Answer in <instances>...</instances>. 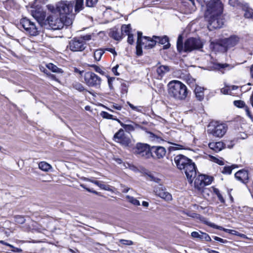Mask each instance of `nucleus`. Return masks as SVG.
Wrapping results in <instances>:
<instances>
[{
  "label": "nucleus",
  "instance_id": "31",
  "mask_svg": "<svg viewBox=\"0 0 253 253\" xmlns=\"http://www.w3.org/2000/svg\"><path fill=\"white\" fill-rule=\"evenodd\" d=\"M109 35L116 41H120L122 39V36L117 30H113L110 32Z\"/></svg>",
  "mask_w": 253,
  "mask_h": 253
},
{
  "label": "nucleus",
  "instance_id": "58",
  "mask_svg": "<svg viewBox=\"0 0 253 253\" xmlns=\"http://www.w3.org/2000/svg\"><path fill=\"white\" fill-rule=\"evenodd\" d=\"M245 111H246V114L247 115V116L249 117H250L251 119H253V117L252 115H251V113L248 107V106L246 107V108H245Z\"/></svg>",
  "mask_w": 253,
  "mask_h": 253
},
{
  "label": "nucleus",
  "instance_id": "12",
  "mask_svg": "<svg viewBox=\"0 0 253 253\" xmlns=\"http://www.w3.org/2000/svg\"><path fill=\"white\" fill-rule=\"evenodd\" d=\"M205 17L206 20L208 21V28L210 30L220 28L223 25L224 22L221 18V14L218 16H209V17Z\"/></svg>",
  "mask_w": 253,
  "mask_h": 253
},
{
  "label": "nucleus",
  "instance_id": "40",
  "mask_svg": "<svg viewBox=\"0 0 253 253\" xmlns=\"http://www.w3.org/2000/svg\"><path fill=\"white\" fill-rule=\"evenodd\" d=\"M234 168V166H225L223 168L222 173L223 174H230L232 172V169Z\"/></svg>",
  "mask_w": 253,
  "mask_h": 253
},
{
  "label": "nucleus",
  "instance_id": "5",
  "mask_svg": "<svg viewBox=\"0 0 253 253\" xmlns=\"http://www.w3.org/2000/svg\"><path fill=\"white\" fill-rule=\"evenodd\" d=\"M223 6L220 0H211L207 4L205 17L218 16L222 14Z\"/></svg>",
  "mask_w": 253,
  "mask_h": 253
},
{
  "label": "nucleus",
  "instance_id": "13",
  "mask_svg": "<svg viewBox=\"0 0 253 253\" xmlns=\"http://www.w3.org/2000/svg\"><path fill=\"white\" fill-rule=\"evenodd\" d=\"M48 22L50 27L54 30H59L65 25V22L60 16L59 18L55 16H50L48 18Z\"/></svg>",
  "mask_w": 253,
  "mask_h": 253
},
{
  "label": "nucleus",
  "instance_id": "53",
  "mask_svg": "<svg viewBox=\"0 0 253 253\" xmlns=\"http://www.w3.org/2000/svg\"><path fill=\"white\" fill-rule=\"evenodd\" d=\"M144 37H142V33L141 32H137V42H143L142 39H143Z\"/></svg>",
  "mask_w": 253,
  "mask_h": 253
},
{
  "label": "nucleus",
  "instance_id": "2",
  "mask_svg": "<svg viewBox=\"0 0 253 253\" xmlns=\"http://www.w3.org/2000/svg\"><path fill=\"white\" fill-rule=\"evenodd\" d=\"M74 4V1L65 0L61 1L56 4V9L61 18L64 20L66 26H69L73 23L75 15L73 13Z\"/></svg>",
  "mask_w": 253,
  "mask_h": 253
},
{
  "label": "nucleus",
  "instance_id": "59",
  "mask_svg": "<svg viewBox=\"0 0 253 253\" xmlns=\"http://www.w3.org/2000/svg\"><path fill=\"white\" fill-rule=\"evenodd\" d=\"M112 107L114 109H117L118 110H121L122 109V107L118 104H114L112 105Z\"/></svg>",
  "mask_w": 253,
  "mask_h": 253
},
{
  "label": "nucleus",
  "instance_id": "9",
  "mask_svg": "<svg viewBox=\"0 0 253 253\" xmlns=\"http://www.w3.org/2000/svg\"><path fill=\"white\" fill-rule=\"evenodd\" d=\"M20 25L30 36H36L39 34V31L35 23L27 18L21 19Z\"/></svg>",
  "mask_w": 253,
  "mask_h": 253
},
{
  "label": "nucleus",
  "instance_id": "37",
  "mask_svg": "<svg viewBox=\"0 0 253 253\" xmlns=\"http://www.w3.org/2000/svg\"><path fill=\"white\" fill-rule=\"evenodd\" d=\"M229 3L232 6H239L242 7L244 3L239 1L238 0H229Z\"/></svg>",
  "mask_w": 253,
  "mask_h": 253
},
{
  "label": "nucleus",
  "instance_id": "25",
  "mask_svg": "<svg viewBox=\"0 0 253 253\" xmlns=\"http://www.w3.org/2000/svg\"><path fill=\"white\" fill-rule=\"evenodd\" d=\"M83 8L84 0H76V4L75 5V12L76 13H78Z\"/></svg>",
  "mask_w": 253,
  "mask_h": 253
},
{
  "label": "nucleus",
  "instance_id": "54",
  "mask_svg": "<svg viewBox=\"0 0 253 253\" xmlns=\"http://www.w3.org/2000/svg\"><path fill=\"white\" fill-rule=\"evenodd\" d=\"M127 36H128L127 42L128 43L132 44L134 42L133 35L130 34L128 35Z\"/></svg>",
  "mask_w": 253,
  "mask_h": 253
},
{
  "label": "nucleus",
  "instance_id": "48",
  "mask_svg": "<svg viewBox=\"0 0 253 253\" xmlns=\"http://www.w3.org/2000/svg\"><path fill=\"white\" fill-rule=\"evenodd\" d=\"M200 239L202 240H204L206 241H211L210 236L206 233L201 232Z\"/></svg>",
  "mask_w": 253,
  "mask_h": 253
},
{
  "label": "nucleus",
  "instance_id": "17",
  "mask_svg": "<svg viewBox=\"0 0 253 253\" xmlns=\"http://www.w3.org/2000/svg\"><path fill=\"white\" fill-rule=\"evenodd\" d=\"M235 177L239 181L245 183L249 178L248 171L245 169L240 170L236 172Z\"/></svg>",
  "mask_w": 253,
  "mask_h": 253
},
{
  "label": "nucleus",
  "instance_id": "32",
  "mask_svg": "<svg viewBox=\"0 0 253 253\" xmlns=\"http://www.w3.org/2000/svg\"><path fill=\"white\" fill-rule=\"evenodd\" d=\"M166 190V189H165V188L163 187L162 185L160 184L159 185L156 186L154 187V192L157 196L159 197V193H162Z\"/></svg>",
  "mask_w": 253,
  "mask_h": 253
},
{
  "label": "nucleus",
  "instance_id": "14",
  "mask_svg": "<svg viewBox=\"0 0 253 253\" xmlns=\"http://www.w3.org/2000/svg\"><path fill=\"white\" fill-rule=\"evenodd\" d=\"M211 181L208 178L206 177L205 175H199L194 181L195 188L199 191H202L204 187L211 184Z\"/></svg>",
  "mask_w": 253,
  "mask_h": 253
},
{
  "label": "nucleus",
  "instance_id": "15",
  "mask_svg": "<svg viewBox=\"0 0 253 253\" xmlns=\"http://www.w3.org/2000/svg\"><path fill=\"white\" fill-rule=\"evenodd\" d=\"M239 42V38L235 35L231 36L228 38L223 39L221 42V45L226 49L235 46Z\"/></svg>",
  "mask_w": 253,
  "mask_h": 253
},
{
  "label": "nucleus",
  "instance_id": "11",
  "mask_svg": "<svg viewBox=\"0 0 253 253\" xmlns=\"http://www.w3.org/2000/svg\"><path fill=\"white\" fill-rule=\"evenodd\" d=\"M86 42L82 39L75 38L69 42L68 47L74 52L82 51L86 48Z\"/></svg>",
  "mask_w": 253,
  "mask_h": 253
},
{
  "label": "nucleus",
  "instance_id": "34",
  "mask_svg": "<svg viewBox=\"0 0 253 253\" xmlns=\"http://www.w3.org/2000/svg\"><path fill=\"white\" fill-rule=\"evenodd\" d=\"M130 30L131 28L130 25H123L121 27L122 34H125L126 35L130 34Z\"/></svg>",
  "mask_w": 253,
  "mask_h": 253
},
{
  "label": "nucleus",
  "instance_id": "49",
  "mask_svg": "<svg viewBox=\"0 0 253 253\" xmlns=\"http://www.w3.org/2000/svg\"><path fill=\"white\" fill-rule=\"evenodd\" d=\"M98 1V0H86V5L88 7L93 6Z\"/></svg>",
  "mask_w": 253,
  "mask_h": 253
},
{
  "label": "nucleus",
  "instance_id": "8",
  "mask_svg": "<svg viewBox=\"0 0 253 253\" xmlns=\"http://www.w3.org/2000/svg\"><path fill=\"white\" fill-rule=\"evenodd\" d=\"M208 132L213 136L218 137H222L226 133L227 126L225 124L215 123L209 126Z\"/></svg>",
  "mask_w": 253,
  "mask_h": 253
},
{
  "label": "nucleus",
  "instance_id": "16",
  "mask_svg": "<svg viewBox=\"0 0 253 253\" xmlns=\"http://www.w3.org/2000/svg\"><path fill=\"white\" fill-rule=\"evenodd\" d=\"M151 151L152 152L151 157L154 159L163 158L166 153V149L162 146H152L151 147Z\"/></svg>",
  "mask_w": 253,
  "mask_h": 253
},
{
  "label": "nucleus",
  "instance_id": "35",
  "mask_svg": "<svg viewBox=\"0 0 253 253\" xmlns=\"http://www.w3.org/2000/svg\"><path fill=\"white\" fill-rule=\"evenodd\" d=\"M48 69L55 73H61V69L58 68L56 66L54 65L52 63H49L46 65Z\"/></svg>",
  "mask_w": 253,
  "mask_h": 253
},
{
  "label": "nucleus",
  "instance_id": "46",
  "mask_svg": "<svg viewBox=\"0 0 253 253\" xmlns=\"http://www.w3.org/2000/svg\"><path fill=\"white\" fill-rule=\"evenodd\" d=\"M119 242L123 245L130 246L133 244V242L132 241L125 239H120L119 240Z\"/></svg>",
  "mask_w": 253,
  "mask_h": 253
},
{
  "label": "nucleus",
  "instance_id": "18",
  "mask_svg": "<svg viewBox=\"0 0 253 253\" xmlns=\"http://www.w3.org/2000/svg\"><path fill=\"white\" fill-rule=\"evenodd\" d=\"M143 40L144 42H143V44L144 46V47L147 48H152L156 44V42H158L157 39H155L153 38H151L149 37L144 36L143 37Z\"/></svg>",
  "mask_w": 253,
  "mask_h": 253
},
{
  "label": "nucleus",
  "instance_id": "3",
  "mask_svg": "<svg viewBox=\"0 0 253 253\" xmlns=\"http://www.w3.org/2000/svg\"><path fill=\"white\" fill-rule=\"evenodd\" d=\"M168 88L169 96L176 100H183L188 95L187 86L179 81H170L168 84Z\"/></svg>",
  "mask_w": 253,
  "mask_h": 253
},
{
  "label": "nucleus",
  "instance_id": "26",
  "mask_svg": "<svg viewBox=\"0 0 253 253\" xmlns=\"http://www.w3.org/2000/svg\"><path fill=\"white\" fill-rule=\"evenodd\" d=\"M104 52H105V51L101 48H99V49H97L95 50L94 52V59L96 61H100L102 55L104 53Z\"/></svg>",
  "mask_w": 253,
  "mask_h": 253
},
{
  "label": "nucleus",
  "instance_id": "20",
  "mask_svg": "<svg viewBox=\"0 0 253 253\" xmlns=\"http://www.w3.org/2000/svg\"><path fill=\"white\" fill-rule=\"evenodd\" d=\"M153 38L157 39L158 42L164 45V49H168L169 48L170 44L169 42V38L167 36H164L162 37L153 36Z\"/></svg>",
  "mask_w": 253,
  "mask_h": 253
},
{
  "label": "nucleus",
  "instance_id": "52",
  "mask_svg": "<svg viewBox=\"0 0 253 253\" xmlns=\"http://www.w3.org/2000/svg\"><path fill=\"white\" fill-rule=\"evenodd\" d=\"M212 238L214 240L218 241L221 243H226L227 242V240H224L217 236H212Z\"/></svg>",
  "mask_w": 253,
  "mask_h": 253
},
{
  "label": "nucleus",
  "instance_id": "63",
  "mask_svg": "<svg viewBox=\"0 0 253 253\" xmlns=\"http://www.w3.org/2000/svg\"><path fill=\"white\" fill-rule=\"evenodd\" d=\"M215 159V160L214 161V162H216V163L220 165H224V162L222 160H219L217 159Z\"/></svg>",
  "mask_w": 253,
  "mask_h": 253
},
{
  "label": "nucleus",
  "instance_id": "62",
  "mask_svg": "<svg viewBox=\"0 0 253 253\" xmlns=\"http://www.w3.org/2000/svg\"><path fill=\"white\" fill-rule=\"evenodd\" d=\"M128 104L129 106H130V107L132 109H133L134 110L138 111V109H137V107L134 106L133 105H132V104H131V103H130L129 102H128Z\"/></svg>",
  "mask_w": 253,
  "mask_h": 253
},
{
  "label": "nucleus",
  "instance_id": "64",
  "mask_svg": "<svg viewBox=\"0 0 253 253\" xmlns=\"http://www.w3.org/2000/svg\"><path fill=\"white\" fill-rule=\"evenodd\" d=\"M221 92L223 93V94H228V90L226 88H223L221 89Z\"/></svg>",
  "mask_w": 253,
  "mask_h": 253
},
{
  "label": "nucleus",
  "instance_id": "1",
  "mask_svg": "<svg viewBox=\"0 0 253 253\" xmlns=\"http://www.w3.org/2000/svg\"><path fill=\"white\" fill-rule=\"evenodd\" d=\"M174 162L177 169L185 173L188 181L192 183L197 175L195 163L191 159L181 154L175 156Z\"/></svg>",
  "mask_w": 253,
  "mask_h": 253
},
{
  "label": "nucleus",
  "instance_id": "60",
  "mask_svg": "<svg viewBox=\"0 0 253 253\" xmlns=\"http://www.w3.org/2000/svg\"><path fill=\"white\" fill-rule=\"evenodd\" d=\"M0 243L2 244V245H6L7 246H9L10 248H13L14 247L12 245L7 243L5 242L4 241H2V240H0Z\"/></svg>",
  "mask_w": 253,
  "mask_h": 253
},
{
  "label": "nucleus",
  "instance_id": "30",
  "mask_svg": "<svg viewBox=\"0 0 253 253\" xmlns=\"http://www.w3.org/2000/svg\"><path fill=\"white\" fill-rule=\"evenodd\" d=\"M84 179L85 181H90V182L95 184V185H97L101 189H105V190L107 189V186L105 184H103L102 182H100L99 181H97V180H91L87 178H84Z\"/></svg>",
  "mask_w": 253,
  "mask_h": 253
},
{
  "label": "nucleus",
  "instance_id": "27",
  "mask_svg": "<svg viewBox=\"0 0 253 253\" xmlns=\"http://www.w3.org/2000/svg\"><path fill=\"white\" fill-rule=\"evenodd\" d=\"M159 197L166 201H170L172 200V196L170 193L168 192L166 190L162 193H159Z\"/></svg>",
  "mask_w": 253,
  "mask_h": 253
},
{
  "label": "nucleus",
  "instance_id": "45",
  "mask_svg": "<svg viewBox=\"0 0 253 253\" xmlns=\"http://www.w3.org/2000/svg\"><path fill=\"white\" fill-rule=\"evenodd\" d=\"M73 87L74 88L80 91H83L85 89L83 85L79 83L74 84H73Z\"/></svg>",
  "mask_w": 253,
  "mask_h": 253
},
{
  "label": "nucleus",
  "instance_id": "61",
  "mask_svg": "<svg viewBox=\"0 0 253 253\" xmlns=\"http://www.w3.org/2000/svg\"><path fill=\"white\" fill-rule=\"evenodd\" d=\"M74 71L75 73L79 74L81 76H82L83 73H84V71H80L77 68H75Z\"/></svg>",
  "mask_w": 253,
  "mask_h": 253
},
{
  "label": "nucleus",
  "instance_id": "7",
  "mask_svg": "<svg viewBox=\"0 0 253 253\" xmlns=\"http://www.w3.org/2000/svg\"><path fill=\"white\" fill-rule=\"evenodd\" d=\"M85 84L89 87L99 88L102 80L100 77L92 72H85L84 75Z\"/></svg>",
  "mask_w": 253,
  "mask_h": 253
},
{
  "label": "nucleus",
  "instance_id": "39",
  "mask_svg": "<svg viewBox=\"0 0 253 253\" xmlns=\"http://www.w3.org/2000/svg\"><path fill=\"white\" fill-rule=\"evenodd\" d=\"M100 115L103 118L107 119H111V120H116V119H118L117 118H113V116L112 115H111V114H109L108 113L105 112V111L101 112L100 113Z\"/></svg>",
  "mask_w": 253,
  "mask_h": 253
},
{
  "label": "nucleus",
  "instance_id": "57",
  "mask_svg": "<svg viewBox=\"0 0 253 253\" xmlns=\"http://www.w3.org/2000/svg\"><path fill=\"white\" fill-rule=\"evenodd\" d=\"M119 65H117L115 67H114L112 69V71L113 72V73L116 76L119 75V73L117 72V69Z\"/></svg>",
  "mask_w": 253,
  "mask_h": 253
},
{
  "label": "nucleus",
  "instance_id": "29",
  "mask_svg": "<svg viewBox=\"0 0 253 253\" xmlns=\"http://www.w3.org/2000/svg\"><path fill=\"white\" fill-rule=\"evenodd\" d=\"M39 167L41 169L45 171H47L51 169V166L49 164L45 162H40L39 164Z\"/></svg>",
  "mask_w": 253,
  "mask_h": 253
},
{
  "label": "nucleus",
  "instance_id": "23",
  "mask_svg": "<svg viewBox=\"0 0 253 253\" xmlns=\"http://www.w3.org/2000/svg\"><path fill=\"white\" fill-rule=\"evenodd\" d=\"M196 98L199 101H202L204 98V88L199 86H196L194 90Z\"/></svg>",
  "mask_w": 253,
  "mask_h": 253
},
{
  "label": "nucleus",
  "instance_id": "24",
  "mask_svg": "<svg viewBox=\"0 0 253 253\" xmlns=\"http://www.w3.org/2000/svg\"><path fill=\"white\" fill-rule=\"evenodd\" d=\"M169 66L166 65H161L157 68V73L159 76L162 77L165 74L169 72Z\"/></svg>",
  "mask_w": 253,
  "mask_h": 253
},
{
  "label": "nucleus",
  "instance_id": "51",
  "mask_svg": "<svg viewBox=\"0 0 253 253\" xmlns=\"http://www.w3.org/2000/svg\"><path fill=\"white\" fill-rule=\"evenodd\" d=\"M80 186L82 188H84V189H85L86 191H87L89 192H91V193H94L95 194H97V192H96V191L92 190L91 189L86 187L85 185L84 184H81Z\"/></svg>",
  "mask_w": 253,
  "mask_h": 253
},
{
  "label": "nucleus",
  "instance_id": "36",
  "mask_svg": "<svg viewBox=\"0 0 253 253\" xmlns=\"http://www.w3.org/2000/svg\"><path fill=\"white\" fill-rule=\"evenodd\" d=\"M126 198L129 202L135 206H139L140 205L139 201L133 197L127 195Z\"/></svg>",
  "mask_w": 253,
  "mask_h": 253
},
{
  "label": "nucleus",
  "instance_id": "28",
  "mask_svg": "<svg viewBox=\"0 0 253 253\" xmlns=\"http://www.w3.org/2000/svg\"><path fill=\"white\" fill-rule=\"evenodd\" d=\"M116 121L126 131H131L134 130V127L132 125L125 124L119 119H116Z\"/></svg>",
  "mask_w": 253,
  "mask_h": 253
},
{
  "label": "nucleus",
  "instance_id": "22",
  "mask_svg": "<svg viewBox=\"0 0 253 253\" xmlns=\"http://www.w3.org/2000/svg\"><path fill=\"white\" fill-rule=\"evenodd\" d=\"M245 11L244 16L247 18H253V9L249 7L247 3H245L241 7Z\"/></svg>",
  "mask_w": 253,
  "mask_h": 253
},
{
  "label": "nucleus",
  "instance_id": "56",
  "mask_svg": "<svg viewBox=\"0 0 253 253\" xmlns=\"http://www.w3.org/2000/svg\"><path fill=\"white\" fill-rule=\"evenodd\" d=\"M80 39H82L85 42L86 41H89L91 39V35H86L79 38Z\"/></svg>",
  "mask_w": 253,
  "mask_h": 253
},
{
  "label": "nucleus",
  "instance_id": "6",
  "mask_svg": "<svg viewBox=\"0 0 253 253\" xmlns=\"http://www.w3.org/2000/svg\"><path fill=\"white\" fill-rule=\"evenodd\" d=\"M151 147L148 144L137 143L133 148V153L139 158L149 159L152 156Z\"/></svg>",
  "mask_w": 253,
  "mask_h": 253
},
{
  "label": "nucleus",
  "instance_id": "10",
  "mask_svg": "<svg viewBox=\"0 0 253 253\" xmlns=\"http://www.w3.org/2000/svg\"><path fill=\"white\" fill-rule=\"evenodd\" d=\"M113 140L124 147H129L131 142L130 138L125 133L122 128L114 134Z\"/></svg>",
  "mask_w": 253,
  "mask_h": 253
},
{
  "label": "nucleus",
  "instance_id": "50",
  "mask_svg": "<svg viewBox=\"0 0 253 253\" xmlns=\"http://www.w3.org/2000/svg\"><path fill=\"white\" fill-rule=\"evenodd\" d=\"M115 78L114 77H109L108 78V83L109 86V88L112 89H113V84L112 82L115 80Z\"/></svg>",
  "mask_w": 253,
  "mask_h": 253
},
{
  "label": "nucleus",
  "instance_id": "55",
  "mask_svg": "<svg viewBox=\"0 0 253 253\" xmlns=\"http://www.w3.org/2000/svg\"><path fill=\"white\" fill-rule=\"evenodd\" d=\"M201 233L200 234L197 232L194 231L191 233V236L193 238H201Z\"/></svg>",
  "mask_w": 253,
  "mask_h": 253
},
{
  "label": "nucleus",
  "instance_id": "47",
  "mask_svg": "<svg viewBox=\"0 0 253 253\" xmlns=\"http://www.w3.org/2000/svg\"><path fill=\"white\" fill-rule=\"evenodd\" d=\"M15 222L19 224H23L25 222V219L24 217L20 215H17L15 217Z\"/></svg>",
  "mask_w": 253,
  "mask_h": 253
},
{
  "label": "nucleus",
  "instance_id": "42",
  "mask_svg": "<svg viewBox=\"0 0 253 253\" xmlns=\"http://www.w3.org/2000/svg\"><path fill=\"white\" fill-rule=\"evenodd\" d=\"M234 104L235 106L238 108H245L247 106L244 101L242 100H236L234 101Z\"/></svg>",
  "mask_w": 253,
  "mask_h": 253
},
{
  "label": "nucleus",
  "instance_id": "44",
  "mask_svg": "<svg viewBox=\"0 0 253 253\" xmlns=\"http://www.w3.org/2000/svg\"><path fill=\"white\" fill-rule=\"evenodd\" d=\"M143 44V42H137V45L136 46V54L138 56H140L142 54V45Z\"/></svg>",
  "mask_w": 253,
  "mask_h": 253
},
{
  "label": "nucleus",
  "instance_id": "21",
  "mask_svg": "<svg viewBox=\"0 0 253 253\" xmlns=\"http://www.w3.org/2000/svg\"><path fill=\"white\" fill-rule=\"evenodd\" d=\"M233 67V66L227 63H224V64H221V63H215L214 64V68L215 69H217L221 72L222 73H224V71L225 70H229L231 69H232Z\"/></svg>",
  "mask_w": 253,
  "mask_h": 253
},
{
  "label": "nucleus",
  "instance_id": "38",
  "mask_svg": "<svg viewBox=\"0 0 253 253\" xmlns=\"http://www.w3.org/2000/svg\"><path fill=\"white\" fill-rule=\"evenodd\" d=\"M213 192L216 195L220 202L222 203H224L225 200L223 197H222V195L220 193L219 190L218 189L214 188H213Z\"/></svg>",
  "mask_w": 253,
  "mask_h": 253
},
{
  "label": "nucleus",
  "instance_id": "19",
  "mask_svg": "<svg viewBox=\"0 0 253 253\" xmlns=\"http://www.w3.org/2000/svg\"><path fill=\"white\" fill-rule=\"evenodd\" d=\"M209 147L215 152H218L225 147V144L221 141L212 142L209 143Z\"/></svg>",
  "mask_w": 253,
  "mask_h": 253
},
{
  "label": "nucleus",
  "instance_id": "43",
  "mask_svg": "<svg viewBox=\"0 0 253 253\" xmlns=\"http://www.w3.org/2000/svg\"><path fill=\"white\" fill-rule=\"evenodd\" d=\"M90 67H92L94 71L101 75H104L105 74V71L99 66L96 65H91Z\"/></svg>",
  "mask_w": 253,
  "mask_h": 253
},
{
  "label": "nucleus",
  "instance_id": "4",
  "mask_svg": "<svg viewBox=\"0 0 253 253\" xmlns=\"http://www.w3.org/2000/svg\"><path fill=\"white\" fill-rule=\"evenodd\" d=\"M203 47V42L197 38H191L186 40L183 45L182 36L179 35L177 40V49L179 52H190L194 50H199Z\"/></svg>",
  "mask_w": 253,
  "mask_h": 253
},
{
  "label": "nucleus",
  "instance_id": "33",
  "mask_svg": "<svg viewBox=\"0 0 253 253\" xmlns=\"http://www.w3.org/2000/svg\"><path fill=\"white\" fill-rule=\"evenodd\" d=\"M146 174L147 176V179L150 180L151 181H154L157 183H160L161 179L158 177H155L154 176V175L153 173H152L151 172H148L146 173Z\"/></svg>",
  "mask_w": 253,
  "mask_h": 253
},
{
  "label": "nucleus",
  "instance_id": "41",
  "mask_svg": "<svg viewBox=\"0 0 253 253\" xmlns=\"http://www.w3.org/2000/svg\"><path fill=\"white\" fill-rule=\"evenodd\" d=\"M203 221L206 224L210 227H213L216 229H218L221 230H223L224 228L221 226H217L215 225L214 223H211L207 220H203Z\"/></svg>",
  "mask_w": 253,
  "mask_h": 253
}]
</instances>
